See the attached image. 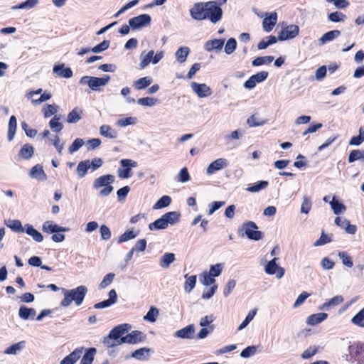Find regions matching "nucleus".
<instances>
[{"instance_id": "nucleus-1", "label": "nucleus", "mask_w": 364, "mask_h": 364, "mask_svg": "<svg viewBox=\"0 0 364 364\" xmlns=\"http://www.w3.org/2000/svg\"><path fill=\"white\" fill-rule=\"evenodd\" d=\"M223 9L215 1L198 2L190 9L191 16L197 21L209 20L217 23L223 17Z\"/></svg>"}, {"instance_id": "nucleus-2", "label": "nucleus", "mask_w": 364, "mask_h": 364, "mask_svg": "<svg viewBox=\"0 0 364 364\" xmlns=\"http://www.w3.org/2000/svg\"><path fill=\"white\" fill-rule=\"evenodd\" d=\"M130 329V326L127 323L121 324L112 328L108 336L104 340L103 343L107 348H113L121 344L125 343V336H124Z\"/></svg>"}, {"instance_id": "nucleus-3", "label": "nucleus", "mask_w": 364, "mask_h": 364, "mask_svg": "<svg viewBox=\"0 0 364 364\" xmlns=\"http://www.w3.org/2000/svg\"><path fill=\"white\" fill-rule=\"evenodd\" d=\"M64 294L63 299L60 301V306L63 307H68L73 301L76 306H80L82 304L85 296L87 292V288L81 285L73 289H62Z\"/></svg>"}, {"instance_id": "nucleus-4", "label": "nucleus", "mask_w": 364, "mask_h": 364, "mask_svg": "<svg viewBox=\"0 0 364 364\" xmlns=\"http://www.w3.org/2000/svg\"><path fill=\"white\" fill-rule=\"evenodd\" d=\"M180 213L176 211L168 212L164 214L160 218L149 225L151 230H164L168 225H174L179 221Z\"/></svg>"}, {"instance_id": "nucleus-5", "label": "nucleus", "mask_w": 364, "mask_h": 364, "mask_svg": "<svg viewBox=\"0 0 364 364\" xmlns=\"http://www.w3.org/2000/svg\"><path fill=\"white\" fill-rule=\"evenodd\" d=\"M114 176L112 174H107L101 176L93 181V188L99 189L103 188L99 193L100 197H106L113 191V186L112 183L114 181Z\"/></svg>"}, {"instance_id": "nucleus-6", "label": "nucleus", "mask_w": 364, "mask_h": 364, "mask_svg": "<svg viewBox=\"0 0 364 364\" xmlns=\"http://www.w3.org/2000/svg\"><path fill=\"white\" fill-rule=\"evenodd\" d=\"M110 77L109 75H104L102 77H97L92 76H83L80 78L79 83L80 85H87L88 87L95 91L99 90L100 87L105 86Z\"/></svg>"}, {"instance_id": "nucleus-7", "label": "nucleus", "mask_w": 364, "mask_h": 364, "mask_svg": "<svg viewBox=\"0 0 364 364\" xmlns=\"http://www.w3.org/2000/svg\"><path fill=\"white\" fill-rule=\"evenodd\" d=\"M257 228L255 223L249 221L242 225L240 231H243L248 239L258 241L262 238V232L257 230Z\"/></svg>"}, {"instance_id": "nucleus-8", "label": "nucleus", "mask_w": 364, "mask_h": 364, "mask_svg": "<svg viewBox=\"0 0 364 364\" xmlns=\"http://www.w3.org/2000/svg\"><path fill=\"white\" fill-rule=\"evenodd\" d=\"M120 164L124 168L117 170L118 176L121 178H130L132 175L131 168L137 166V163L131 159H122Z\"/></svg>"}, {"instance_id": "nucleus-9", "label": "nucleus", "mask_w": 364, "mask_h": 364, "mask_svg": "<svg viewBox=\"0 0 364 364\" xmlns=\"http://www.w3.org/2000/svg\"><path fill=\"white\" fill-rule=\"evenodd\" d=\"M278 258L274 257L270 260L264 267V271L267 274H276L277 279H281L284 275V269L277 264Z\"/></svg>"}, {"instance_id": "nucleus-10", "label": "nucleus", "mask_w": 364, "mask_h": 364, "mask_svg": "<svg viewBox=\"0 0 364 364\" xmlns=\"http://www.w3.org/2000/svg\"><path fill=\"white\" fill-rule=\"evenodd\" d=\"M151 18L149 14H141L129 20V24L132 29H139L149 25Z\"/></svg>"}, {"instance_id": "nucleus-11", "label": "nucleus", "mask_w": 364, "mask_h": 364, "mask_svg": "<svg viewBox=\"0 0 364 364\" xmlns=\"http://www.w3.org/2000/svg\"><path fill=\"white\" fill-rule=\"evenodd\" d=\"M299 33V28L298 26L291 24L284 27L278 36V40L283 41L289 39H292L296 37Z\"/></svg>"}, {"instance_id": "nucleus-12", "label": "nucleus", "mask_w": 364, "mask_h": 364, "mask_svg": "<svg viewBox=\"0 0 364 364\" xmlns=\"http://www.w3.org/2000/svg\"><path fill=\"white\" fill-rule=\"evenodd\" d=\"M228 161L225 158H219L210 163L205 170L207 175H213L215 171L225 168L228 166Z\"/></svg>"}, {"instance_id": "nucleus-13", "label": "nucleus", "mask_w": 364, "mask_h": 364, "mask_svg": "<svg viewBox=\"0 0 364 364\" xmlns=\"http://www.w3.org/2000/svg\"><path fill=\"white\" fill-rule=\"evenodd\" d=\"M267 77H268V72H267V71L259 72L257 74L252 75L244 83V87L246 89L252 90L256 86L257 83H259V82L264 81Z\"/></svg>"}, {"instance_id": "nucleus-14", "label": "nucleus", "mask_w": 364, "mask_h": 364, "mask_svg": "<svg viewBox=\"0 0 364 364\" xmlns=\"http://www.w3.org/2000/svg\"><path fill=\"white\" fill-rule=\"evenodd\" d=\"M191 87L200 98L206 97L211 94L210 87L205 83L200 84L196 82H191Z\"/></svg>"}, {"instance_id": "nucleus-15", "label": "nucleus", "mask_w": 364, "mask_h": 364, "mask_svg": "<svg viewBox=\"0 0 364 364\" xmlns=\"http://www.w3.org/2000/svg\"><path fill=\"white\" fill-rule=\"evenodd\" d=\"M42 230L47 233L68 232V228L62 227L54 223L52 220H47L42 225Z\"/></svg>"}, {"instance_id": "nucleus-16", "label": "nucleus", "mask_w": 364, "mask_h": 364, "mask_svg": "<svg viewBox=\"0 0 364 364\" xmlns=\"http://www.w3.org/2000/svg\"><path fill=\"white\" fill-rule=\"evenodd\" d=\"M335 224L344 229L348 234L354 235L357 231V227L355 225H351L349 220L343 218L336 217Z\"/></svg>"}, {"instance_id": "nucleus-17", "label": "nucleus", "mask_w": 364, "mask_h": 364, "mask_svg": "<svg viewBox=\"0 0 364 364\" xmlns=\"http://www.w3.org/2000/svg\"><path fill=\"white\" fill-rule=\"evenodd\" d=\"M277 21V14L276 12L266 14V17L263 20L262 27L266 32H270Z\"/></svg>"}, {"instance_id": "nucleus-18", "label": "nucleus", "mask_w": 364, "mask_h": 364, "mask_svg": "<svg viewBox=\"0 0 364 364\" xmlns=\"http://www.w3.org/2000/svg\"><path fill=\"white\" fill-rule=\"evenodd\" d=\"M83 348H77L71 353L65 356L60 363V364H75L83 353Z\"/></svg>"}, {"instance_id": "nucleus-19", "label": "nucleus", "mask_w": 364, "mask_h": 364, "mask_svg": "<svg viewBox=\"0 0 364 364\" xmlns=\"http://www.w3.org/2000/svg\"><path fill=\"white\" fill-rule=\"evenodd\" d=\"M29 176L41 181H46L48 179V176L44 172L43 166L40 164H36L30 169Z\"/></svg>"}, {"instance_id": "nucleus-20", "label": "nucleus", "mask_w": 364, "mask_h": 364, "mask_svg": "<svg viewBox=\"0 0 364 364\" xmlns=\"http://www.w3.org/2000/svg\"><path fill=\"white\" fill-rule=\"evenodd\" d=\"M146 338V336L141 331H133L125 336V343L135 344L142 342Z\"/></svg>"}, {"instance_id": "nucleus-21", "label": "nucleus", "mask_w": 364, "mask_h": 364, "mask_svg": "<svg viewBox=\"0 0 364 364\" xmlns=\"http://www.w3.org/2000/svg\"><path fill=\"white\" fill-rule=\"evenodd\" d=\"M195 328L193 324H190L175 332L174 336L177 338L191 339L193 336Z\"/></svg>"}, {"instance_id": "nucleus-22", "label": "nucleus", "mask_w": 364, "mask_h": 364, "mask_svg": "<svg viewBox=\"0 0 364 364\" xmlns=\"http://www.w3.org/2000/svg\"><path fill=\"white\" fill-rule=\"evenodd\" d=\"M53 72L60 77L70 78L73 76L71 69L70 68H65L64 64L54 65Z\"/></svg>"}, {"instance_id": "nucleus-23", "label": "nucleus", "mask_w": 364, "mask_h": 364, "mask_svg": "<svg viewBox=\"0 0 364 364\" xmlns=\"http://www.w3.org/2000/svg\"><path fill=\"white\" fill-rule=\"evenodd\" d=\"M225 40L224 39H213L208 41L205 45V49L210 52L213 50H220L224 45Z\"/></svg>"}, {"instance_id": "nucleus-24", "label": "nucleus", "mask_w": 364, "mask_h": 364, "mask_svg": "<svg viewBox=\"0 0 364 364\" xmlns=\"http://www.w3.org/2000/svg\"><path fill=\"white\" fill-rule=\"evenodd\" d=\"M344 301L343 297L341 295H338L333 298L329 299L328 301L323 303L320 307L321 310L328 311L331 308L335 307Z\"/></svg>"}, {"instance_id": "nucleus-25", "label": "nucleus", "mask_w": 364, "mask_h": 364, "mask_svg": "<svg viewBox=\"0 0 364 364\" xmlns=\"http://www.w3.org/2000/svg\"><path fill=\"white\" fill-rule=\"evenodd\" d=\"M154 51L153 50H149L148 53L143 51L140 54L141 62L139 63L140 69H144L146 68L152 60H154Z\"/></svg>"}, {"instance_id": "nucleus-26", "label": "nucleus", "mask_w": 364, "mask_h": 364, "mask_svg": "<svg viewBox=\"0 0 364 364\" xmlns=\"http://www.w3.org/2000/svg\"><path fill=\"white\" fill-rule=\"evenodd\" d=\"M328 317L326 313H317L309 316L306 319V323L310 326H315L326 320Z\"/></svg>"}, {"instance_id": "nucleus-27", "label": "nucleus", "mask_w": 364, "mask_h": 364, "mask_svg": "<svg viewBox=\"0 0 364 364\" xmlns=\"http://www.w3.org/2000/svg\"><path fill=\"white\" fill-rule=\"evenodd\" d=\"M100 134L108 139H116L118 136L117 132L109 125H102L100 127Z\"/></svg>"}, {"instance_id": "nucleus-28", "label": "nucleus", "mask_w": 364, "mask_h": 364, "mask_svg": "<svg viewBox=\"0 0 364 364\" xmlns=\"http://www.w3.org/2000/svg\"><path fill=\"white\" fill-rule=\"evenodd\" d=\"M24 231L37 242H41L43 240L42 234L36 230L31 225L26 224Z\"/></svg>"}, {"instance_id": "nucleus-29", "label": "nucleus", "mask_w": 364, "mask_h": 364, "mask_svg": "<svg viewBox=\"0 0 364 364\" xmlns=\"http://www.w3.org/2000/svg\"><path fill=\"white\" fill-rule=\"evenodd\" d=\"M82 111L77 107L74 108L67 116L66 121L70 124H75L82 119Z\"/></svg>"}, {"instance_id": "nucleus-30", "label": "nucleus", "mask_w": 364, "mask_h": 364, "mask_svg": "<svg viewBox=\"0 0 364 364\" xmlns=\"http://www.w3.org/2000/svg\"><path fill=\"white\" fill-rule=\"evenodd\" d=\"M17 127V121L15 116H11L9 119L7 132V139L11 141L15 136Z\"/></svg>"}, {"instance_id": "nucleus-31", "label": "nucleus", "mask_w": 364, "mask_h": 364, "mask_svg": "<svg viewBox=\"0 0 364 364\" xmlns=\"http://www.w3.org/2000/svg\"><path fill=\"white\" fill-rule=\"evenodd\" d=\"M175 259V255L173 253L167 252L161 257L159 264L162 268L167 269Z\"/></svg>"}, {"instance_id": "nucleus-32", "label": "nucleus", "mask_w": 364, "mask_h": 364, "mask_svg": "<svg viewBox=\"0 0 364 364\" xmlns=\"http://www.w3.org/2000/svg\"><path fill=\"white\" fill-rule=\"evenodd\" d=\"M34 153L33 146L29 144H24L19 151V156L23 159L28 160L31 159Z\"/></svg>"}, {"instance_id": "nucleus-33", "label": "nucleus", "mask_w": 364, "mask_h": 364, "mask_svg": "<svg viewBox=\"0 0 364 364\" xmlns=\"http://www.w3.org/2000/svg\"><path fill=\"white\" fill-rule=\"evenodd\" d=\"M341 35V31L338 30H333L324 33L319 39L321 45L325 44L328 41H331L338 38Z\"/></svg>"}, {"instance_id": "nucleus-34", "label": "nucleus", "mask_w": 364, "mask_h": 364, "mask_svg": "<svg viewBox=\"0 0 364 364\" xmlns=\"http://www.w3.org/2000/svg\"><path fill=\"white\" fill-rule=\"evenodd\" d=\"M36 310L33 308H28L25 306H21L18 310V316L23 320H27L30 317H33L36 315Z\"/></svg>"}, {"instance_id": "nucleus-35", "label": "nucleus", "mask_w": 364, "mask_h": 364, "mask_svg": "<svg viewBox=\"0 0 364 364\" xmlns=\"http://www.w3.org/2000/svg\"><path fill=\"white\" fill-rule=\"evenodd\" d=\"M5 223L7 227L16 232L22 233L25 230V226L23 227L21 222L18 220H9Z\"/></svg>"}, {"instance_id": "nucleus-36", "label": "nucleus", "mask_w": 364, "mask_h": 364, "mask_svg": "<svg viewBox=\"0 0 364 364\" xmlns=\"http://www.w3.org/2000/svg\"><path fill=\"white\" fill-rule=\"evenodd\" d=\"M24 341H21L16 343H14L8 348H6L4 353L6 355H16L18 352H20L24 348Z\"/></svg>"}, {"instance_id": "nucleus-37", "label": "nucleus", "mask_w": 364, "mask_h": 364, "mask_svg": "<svg viewBox=\"0 0 364 364\" xmlns=\"http://www.w3.org/2000/svg\"><path fill=\"white\" fill-rule=\"evenodd\" d=\"M152 82V79L150 77H144L134 81L133 86L135 89L139 90L144 89L149 86Z\"/></svg>"}, {"instance_id": "nucleus-38", "label": "nucleus", "mask_w": 364, "mask_h": 364, "mask_svg": "<svg viewBox=\"0 0 364 364\" xmlns=\"http://www.w3.org/2000/svg\"><path fill=\"white\" fill-rule=\"evenodd\" d=\"M185 278L186 280L184 284V290L186 293H191L196 287L197 277L196 275L186 274Z\"/></svg>"}, {"instance_id": "nucleus-39", "label": "nucleus", "mask_w": 364, "mask_h": 364, "mask_svg": "<svg viewBox=\"0 0 364 364\" xmlns=\"http://www.w3.org/2000/svg\"><path fill=\"white\" fill-rule=\"evenodd\" d=\"M90 169L88 159L81 161L78 163L76 172L79 178H83L87 173V171Z\"/></svg>"}, {"instance_id": "nucleus-40", "label": "nucleus", "mask_w": 364, "mask_h": 364, "mask_svg": "<svg viewBox=\"0 0 364 364\" xmlns=\"http://www.w3.org/2000/svg\"><path fill=\"white\" fill-rule=\"evenodd\" d=\"M190 50L188 47H181L176 52V57L179 63H183L186 60Z\"/></svg>"}, {"instance_id": "nucleus-41", "label": "nucleus", "mask_w": 364, "mask_h": 364, "mask_svg": "<svg viewBox=\"0 0 364 364\" xmlns=\"http://www.w3.org/2000/svg\"><path fill=\"white\" fill-rule=\"evenodd\" d=\"M357 160L364 161V150L355 149L353 150L348 156V161L349 163H353Z\"/></svg>"}, {"instance_id": "nucleus-42", "label": "nucleus", "mask_w": 364, "mask_h": 364, "mask_svg": "<svg viewBox=\"0 0 364 364\" xmlns=\"http://www.w3.org/2000/svg\"><path fill=\"white\" fill-rule=\"evenodd\" d=\"M38 3V0H26L25 2H23L18 5L13 6L11 9H24L28 10L32 8H34Z\"/></svg>"}, {"instance_id": "nucleus-43", "label": "nucleus", "mask_w": 364, "mask_h": 364, "mask_svg": "<svg viewBox=\"0 0 364 364\" xmlns=\"http://www.w3.org/2000/svg\"><path fill=\"white\" fill-rule=\"evenodd\" d=\"M60 117L55 115L49 122V127L54 132H59L63 129V125L60 122Z\"/></svg>"}, {"instance_id": "nucleus-44", "label": "nucleus", "mask_w": 364, "mask_h": 364, "mask_svg": "<svg viewBox=\"0 0 364 364\" xmlns=\"http://www.w3.org/2000/svg\"><path fill=\"white\" fill-rule=\"evenodd\" d=\"M312 208L311 199L309 196L304 195L301 205V213L309 214Z\"/></svg>"}, {"instance_id": "nucleus-45", "label": "nucleus", "mask_w": 364, "mask_h": 364, "mask_svg": "<svg viewBox=\"0 0 364 364\" xmlns=\"http://www.w3.org/2000/svg\"><path fill=\"white\" fill-rule=\"evenodd\" d=\"M268 186V182L266 181H261L257 183H255L252 186L247 187L246 191L251 193H257L262 189H264Z\"/></svg>"}, {"instance_id": "nucleus-46", "label": "nucleus", "mask_w": 364, "mask_h": 364, "mask_svg": "<svg viewBox=\"0 0 364 364\" xmlns=\"http://www.w3.org/2000/svg\"><path fill=\"white\" fill-rule=\"evenodd\" d=\"M95 353V348H90L82 356V358L80 360V364H92L94 360V355Z\"/></svg>"}, {"instance_id": "nucleus-47", "label": "nucleus", "mask_w": 364, "mask_h": 364, "mask_svg": "<svg viewBox=\"0 0 364 364\" xmlns=\"http://www.w3.org/2000/svg\"><path fill=\"white\" fill-rule=\"evenodd\" d=\"M48 141L55 146L57 152L61 155L64 148V144L60 142V139L58 135H55L53 137H48Z\"/></svg>"}, {"instance_id": "nucleus-48", "label": "nucleus", "mask_w": 364, "mask_h": 364, "mask_svg": "<svg viewBox=\"0 0 364 364\" xmlns=\"http://www.w3.org/2000/svg\"><path fill=\"white\" fill-rule=\"evenodd\" d=\"M274 60L273 56H261L257 57L252 60V66H259L262 65H268Z\"/></svg>"}, {"instance_id": "nucleus-49", "label": "nucleus", "mask_w": 364, "mask_h": 364, "mask_svg": "<svg viewBox=\"0 0 364 364\" xmlns=\"http://www.w3.org/2000/svg\"><path fill=\"white\" fill-rule=\"evenodd\" d=\"M199 279H200V282L204 286L212 285L215 282V279L206 271L203 272L199 275Z\"/></svg>"}, {"instance_id": "nucleus-50", "label": "nucleus", "mask_w": 364, "mask_h": 364, "mask_svg": "<svg viewBox=\"0 0 364 364\" xmlns=\"http://www.w3.org/2000/svg\"><path fill=\"white\" fill-rule=\"evenodd\" d=\"M137 235L138 233L134 232L133 230H127L122 235L118 237L117 242L118 243L127 242L132 239L135 238Z\"/></svg>"}, {"instance_id": "nucleus-51", "label": "nucleus", "mask_w": 364, "mask_h": 364, "mask_svg": "<svg viewBox=\"0 0 364 364\" xmlns=\"http://www.w3.org/2000/svg\"><path fill=\"white\" fill-rule=\"evenodd\" d=\"M171 199L168 196H162L153 206L154 210L161 209L170 205Z\"/></svg>"}, {"instance_id": "nucleus-52", "label": "nucleus", "mask_w": 364, "mask_h": 364, "mask_svg": "<svg viewBox=\"0 0 364 364\" xmlns=\"http://www.w3.org/2000/svg\"><path fill=\"white\" fill-rule=\"evenodd\" d=\"M330 205L336 215L340 214L346 209V207L343 203L335 200V197H333V200L330 202Z\"/></svg>"}, {"instance_id": "nucleus-53", "label": "nucleus", "mask_w": 364, "mask_h": 364, "mask_svg": "<svg viewBox=\"0 0 364 364\" xmlns=\"http://www.w3.org/2000/svg\"><path fill=\"white\" fill-rule=\"evenodd\" d=\"M136 122H137V119L136 117H125V118L119 119L117 121L116 124L118 127H127L128 125H134L136 123Z\"/></svg>"}, {"instance_id": "nucleus-54", "label": "nucleus", "mask_w": 364, "mask_h": 364, "mask_svg": "<svg viewBox=\"0 0 364 364\" xmlns=\"http://www.w3.org/2000/svg\"><path fill=\"white\" fill-rule=\"evenodd\" d=\"M351 322L359 327L364 328V308L352 318Z\"/></svg>"}, {"instance_id": "nucleus-55", "label": "nucleus", "mask_w": 364, "mask_h": 364, "mask_svg": "<svg viewBox=\"0 0 364 364\" xmlns=\"http://www.w3.org/2000/svg\"><path fill=\"white\" fill-rule=\"evenodd\" d=\"M84 144L85 142L82 139H75L72 144L68 147V152L70 154H73V153L78 151L84 145Z\"/></svg>"}, {"instance_id": "nucleus-56", "label": "nucleus", "mask_w": 364, "mask_h": 364, "mask_svg": "<svg viewBox=\"0 0 364 364\" xmlns=\"http://www.w3.org/2000/svg\"><path fill=\"white\" fill-rule=\"evenodd\" d=\"M159 315V309L154 306H151L147 314L144 316V319L150 322H155L156 318Z\"/></svg>"}, {"instance_id": "nucleus-57", "label": "nucleus", "mask_w": 364, "mask_h": 364, "mask_svg": "<svg viewBox=\"0 0 364 364\" xmlns=\"http://www.w3.org/2000/svg\"><path fill=\"white\" fill-rule=\"evenodd\" d=\"M158 102V100L153 97H146L138 99L137 103L141 106L153 107Z\"/></svg>"}, {"instance_id": "nucleus-58", "label": "nucleus", "mask_w": 364, "mask_h": 364, "mask_svg": "<svg viewBox=\"0 0 364 364\" xmlns=\"http://www.w3.org/2000/svg\"><path fill=\"white\" fill-rule=\"evenodd\" d=\"M257 313L256 309H253L250 311L247 315L245 320L241 323V324L238 326L237 330L241 331L245 328L254 318L255 314Z\"/></svg>"}, {"instance_id": "nucleus-59", "label": "nucleus", "mask_w": 364, "mask_h": 364, "mask_svg": "<svg viewBox=\"0 0 364 364\" xmlns=\"http://www.w3.org/2000/svg\"><path fill=\"white\" fill-rule=\"evenodd\" d=\"M339 258L342 260V262L346 267L350 268L353 266V262L350 256L346 252H339L338 254Z\"/></svg>"}, {"instance_id": "nucleus-60", "label": "nucleus", "mask_w": 364, "mask_h": 364, "mask_svg": "<svg viewBox=\"0 0 364 364\" xmlns=\"http://www.w3.org/2000/svg\"><path fill=\"white\" fill-rule=\"evenodd\" d=\"M115 274L109 273L106 274L99 284V288L102 289L107 288L114 280Z\"/></svg>"}, {"instance_id": "nucleus-61", "label": "nucleus", "mask_w": 364, "mask_h": 364, "mask_svg": "<svg viewBox=\"0 0 364 364\" xmlns=\"http://www.w3.org/2000/svg\"><path fill=\"white\" fill-rule=\"evenodd\" d=\"M58 107L54 105H46L43 108L42 112L45 118H48L55 113H56Z\"/></svg>"}, {"instance_id": "nucleus-62", "label": "nucleus", "mask_w": 364, "mask_h": 364, "mask_svg": "<svg viewBox=\"0 0 364 364\" xmlns=\"http://www.w3.org/2000/svg\"><path fill=\"white\" fill-rule=\"evenodd\" d=\"M237 42L236 40L233 38H230L225 46V52L228 55L232 54L236 49Z\"/></svg>"}, {"instance_id": "nucleus-63", "label": "nucleus", "mask_w": 364, "mask_h": 364, "mask_svg": "<svg viewBox=\"0 0 364 364\" xmlns=\"http://www.w3.org/2000/svg\"><path fill=\"white\" fill-rule=\"evenodd\" d=\"M346 17V15L338 11L331 13L328 16V20L335 23L343 21Z\"/></svg>"}, {"instance_id": "nucleus-64", "label": "nucleus", "mask_w": 364, "mask_h": 364, "mask_svg": "<svg viewBox=\"0 0 364 364\" xmlns=\"http://www.w3.org/2000/svg\"><path fill=\"white\" fill-rule=\"evenodd\" d=\"M191 180L187 168H181L178 174V181L181 183H187Z\"/></svg>"}]
</instances>
